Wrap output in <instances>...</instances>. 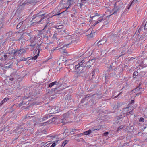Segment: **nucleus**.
Segmentation results:
<instances>
[{
    "label": "nucleus",
    "mask_w": 147,
    "mask_h": 147,
    "mask_svg": "<svg viewBox=\"0 0 147 147\" xmlns=\"http://www.w3.org/2000/svg\"><path fill=\"white\" fill-rule=\"evenodd\" d=\"M106 38V37H104L101 40L97 43V45L99 46L100 45L105 44L107 41V40Z\"/></svg>",
    "instance_id": "10"
},
{
    "label": "nucleus",
    "mask_w": 147,
    "mask_h": 147,
    "mask_svg": "<svg viewBox=\"0 0 147 147\" xmlns=\"http://www.w3.org/2000/svg\"><path fill=\"white\" fill-rule=\"evenodd\" d=\"M56 28L57 29H60L62 28V25H59V26H56Z\"/></svg>",
    "instance_id": "40"
},
{
    "label": "nucleus",
    "mask_w": 147,
    "mask_h": 147,
    "mask_svg": "<svg viewBox=\"0 0 147 147\" xmlns=\"http://www.w3.org/2000/svg\"><path fill=\"white\" fill-rule=\"evenodd\" d=\"M22 49H20L19 50H16L15 51L14 50H13L12 51V52H11V53L12 54V53H13L14 55H17L18 54L19 55L20 53V52L22 51Z\"/></svg>",
    "instance_id": "14"
},
{
    "label": "nucleus",
    "mask_w": 147,
    "mask_h": 147,
    "mask_svg": "<svg viewBox=\"0 0 147 147\" xmlns=\"http://www.w3.org/2000/svg\"><path fill=\"white\" fill-rule=\"evenodd\" d=\"M144 29L147 30V21L144 25Z\"/></svg>",
    "instance_id": "39"
},
{
    "label": "nucleus",
    "mask_w": 147,
    "mask_h": 147,
    "mask_svg": "<svg viewBox=\"0 0 147 147\" xmlns=\"http://www.w3.org/2000/svg\"><path fill=\"white\" fill-rule=\"evenodd\" d=\"M48 36H47L46 35H44L43 37V38L45 39V40H47L48 39Z\"/></svg>",
    "instance_id": "37"
},
{
    "label": "nucleus",
    "mask_w": 147,
    "mask_h": 147,
    "mask_svg": "<svg viewBox=\"0 0 147 147\" xmlns=\"http://www.w3.org/2000/svg\"><path fill=\"white\" fill-rule=\"evenodd\" d=\"M122 8V7H121L120 5L115 7L113 10V13L112 14H116L117 13H118V11H119L121 9V8Z\"/></svg>",
    "instance_id": "9"
},
{
    "label": "nucleus",
    "mask_w": 147,
    "mask_h": 147,
    "mask_svg": "<svg viewBox=\"0 0 147 147\" xmlns=\"http://www.w3.org/2000/svg\"><path fill=\"white\" fill-rule=\"evenodd\" d=\"M96 58H95L94 59H92L91 60H89V61H88V62L87 63H86V64H87V65L86 66L87 67V68H89L91 67V65H89L88 64V63H90V61H92L93 63H94V62L96 60Z\"/></svg>",
    "instance_id": "16"
},
{
    "label": "nucleus",
    "mask_w": 147,
    "mask_h": 147,
    "mask_svg": "<svg viewBox=\"0 0 147 147\" xmlns=\"http://www.w3.org/2000/svg\"><path fill=\"white\" fill-rule=\"evenodd\" d=\"M3 56L4 59L3 58V57H2L1 59H2V60L3 59L4 60H5L7 57V55H3Z\"/></svg>",
    "instance_id": "27"
},
{
    "label": "nucleus",
    "mask_w": 147,
    "mask_h": 147,
    "mask_svg": "<svg viewBox=\"0 0 147 147\" xmlns=\"http://www.w3.org/2000/svg\"><path fill=\"white\" fill-rule=\"evenodd\" d=\"M47 28V25H46L45 27H44V28L42 30L43 31H45V28Z\"/></svg>",
    "instance_id": "58"
},
{
    "label": "nucleus",
    "mask_w": 147,
    "mask_h": 147,
    "mask_svg": "<svg viewBox=\"0 0 147 147\" xmlns=\"http://www.w3.org/2000/svg\"><path fill=\"white\" fill-rule=\"evenodd\" d=\"M45 15L46 13H44L43 11H41L37 14L34 15L33 16V18L32 19V20H33L35 18H36V20H38L39 18H40V19L38 22L36 21L33 22L31 25L34 26L40 23L42 20H44L47 17V15Z\"/></svg>",
    "instance_id": "1"
},
{
    "label": "nucleus",
    "mask_w": 147,
    "mask_h": 147,
    "mask_svg": "<svg viewBox=\"0 0 147 147\" xmlns=\"http://www.w3.org/2000/svg\"><path fill=\"white\" fill-rule=\"evenodd\" d=\"M69 81H68V80L67 78L65 77L64 78L62 79L61 78L58 82L59 83V82H63V83H65V82H68Z\"/></svg>",
    "instance_id": "15"
},
{
    "label": "nucleus",
    "mask_w": 147,
    "mask_h": 147,
    "mask_svg": "<svg viewBox=\"0 0 147 147\" xmlns=\"http://www.w3.org/2000/svg\"><path fill=\"white\" fill-rule=\"evenodd\" d=\"M79 116H77L76 117V118L75 119V121H76V122H78V121H80V119L79 118Z\"/></svg>",
    "instance_id": "29"
},
{
    "label": "nucleus",
    "mask_w": 147,
    "mask_h": 147,
    "mask_svg": "<svg viewBox=\"0 0 147 147\" xmlns=\"http://www.w3.org/2000/svg\"><path fill=\"white\" fill-rule=\"evenodd\" d=\"M50 115H46L45 117H44L43 118V120H44L47 119L49 117V116Z\"/></svg>",
    "instance_id": "33"
},
{
    "label": "nucleus",
    "mask_w": 147,
    "mask_h": 147,
    "mask_svg": "<svg viewBox=\"0 0 147 147\" xmlns=\"http://www.w3.org/2000/svg\"><path fill=\"white\" fill-rule=\"evenodd\" d=\"M120 106V103H117L116 104H115V105L113 108L114 109H119V108Z\"/></svg>",
    "instance_id": "18"
},
{
    "label": "nucleus",
    "mask_w": 147,
    "mask_h": 147,
    "mask_svg": "<svg viewBox=\"0 0 147 147\" xmlns=\"http://www.w3.org/2000/svg\"><path fill=\"white\" fill-rule=\"evenodd\" d=\"M68 140H66L64 141L62 143L61 147H64L65 145L68 142Z\"/></svg>",
    "instance_id": "21"
},
{
    "label": "nucleus",
    "mask_w": 147,
    "mask_h": 147,
    "mask_svg": "<svg viewBox=\"0 0 147 147\" xmlns=\"http://www.w3.org/2000/svg\"><path fill=\"white\" fill-rule=\"evenodd\" d=\"M130 114H131V115H132L133 114V110L131 111H128L127 113H126V115H129Z\"/></svg>",
    "instance_id": "23"
},
{
    "label": "nucleus",
    "mask_w": 147,
    "mask_h": 147,
    "mask_svg": "<svg viewBox=\"0 0 147 147\" xmlns=\"http://www.w3.org/2000/svg\"><path fill=\"white\" fill-rule=\"evenodd\" d=\"M56 145V144L55 143H53L52 145L51 146V147H55Z\"/></svg>",
    "instance_id": "45"
},
{
    "label": "nucleus",
    "mask_w": 147,
    "mask_h": 147,
    "mask_svg": "<svg viewBox=\"0 0 147 147\" xmlns=\"http://www.w3.org/2000/svg\"><path fill=\"white\" fill-rule=\"evenodd\" d=\"M39 53L38 54H37L36 55H35V56L33 57H32V59H34V60L36 59L39 56Z\"/></svg>",
    "instance_id": "26"
},
{
    "label": "nucleus",
    "mask_w": 147,
    "mask_h": 147,
    "mask_svg": "<svg viewBox=\"0 0 147 147\" xmlns=\"http://www.w3.org/2000/svg\"><path fill=\"white\" fill-rule=\"evenodd\" d=\"M88 99H86V98H85V97H84L83 99H82L81 101V103H83L84 102V101L86 100H88Z\"/></svg>",
    "instance_id": "31"
},
{
    "label": "nucleus",
    "mask_w": 147,
    "mask_h": 147,
    "mask_svg": "<svg viewBox=\"0 0 147 147\" xmlns=\"http://www.w3.org/2000/svg\"><path fill=\"white\" fill-rule=\"evenodd\" d=\"M35 37L31 38L30 39V42L31 43H33L34 42L35 40Z\"/></svg>",
    "instance_id": "28"
},
{
    "label": "nucleus",
    "mask_w": 147,
    "mask_h": 147,
    "mask_svg": "<svg viewBox=\"0 0 147 147\" xmlns=\"http://www.w3.org/2000/svg\"><path fill=\"white\" fill-rule=\"evenodd\" d=\"M31 46H32L33 47H34L35 46V44L33 45H30Z\"/></svg>",
    "instance_id": "60"
},
{
    "label": "nucleus",
    "mask_w": 147,
    "mask_h": 147,
    "mask_svg": "<svg viewBox=\"0 0 147 147\" xmlns=\"http://www.w3.org/2000/svg\"><path fill=\"white\" fill-rule=\"evenodd\" d=\"M74 3L73 0H61L58 6L59 10L63 8L62 5L64 8L68 9Z\"/></svg>",
    "instance_id": "3"
},
{
    "label": "nucleus",
    "mask_w": 147,
    "mask_h": 147,
    "mask_svg": "<svg viewBox=\"0 0 147 147\" xmlns=\"http://www.w3.org/2000/svg\"><path fill=\"white\" fill-rule=\"evenodd\" d=\"M93 85L94 86L93 87H92V89L93 88H94L95 87V86L94 85V83H92Z\"/></svg>",
    "instance_id": "64"
},
{
    "label": "nucleus",
    "mask_w": 147,
    "mask_h": 147,
    "mask_svg": "<svg viewBox=\"0 0 147 147\" xmlns=\"http://www.w3.org/2000/svg\"><path fill=\"white\" fill-rule=\"evenodd\" d=\"M128 47L127 45H125L124 46H123L122 48V52H121V53H122L121 55H120L119 57H121V56L123 55H124L126 53V51H127L128 50Z\"/></svg>",
    "instance_id": "8"
},
{
    "label": "nucleus",
    "mask_w": 147,
    "mask_h": 147,
    "mask_svg": "<svg viewBox=\"0 0 147 147\" xmlns=\"http://www.w3.org/2000/svg\"><path fill=\"white\" fill-rule=\"evenodd\" d=\"M64 48V46H63L62 47L60 48H59L58 49H63V52H64V53H66V51L65 50V49H63Z\"/></svg>",
    "instance_id": "32"
},
{
    "label": "nucleus",
    "mask_w": 147,
    "mask_h": 147,
    "mask_svg": "<svg viewBox=\"0 0 147 147\" xmlns=\"http://www.w3.org/2000/svg\"><path fill=\"white\" fill-rule=\"evenodd\" d=\"M51 144V143H50L47 144L45 146H46V147H49Z\"/></svg>",
    "instance_id": "53"
},
{
    "label": "nucleus",
    "mask_w": 147,
    "mask_h": 147,
    "mask_svg": "<svg viewBox=\"0 0 147 147\" xmlns=\"http://www.w3.org/2000/svg\"><path fill=\"white\" fill-rule=\"evenodd\" d=\"M85 98H86V99H88V98H89L90 97V94H88L87 95H85Z\"/></svg>",
    "instance_id": "34"
},
{
    "label": "nucleus",
    "mask_w": 147,
    "mask_h": 147,
    "mask_svg": "<svg viewBox=\"0 0 147 147\" xmlns=\"http://www.w3.org/2000/svg\"><path fill=\"white\" fill-rule=\"evenodd\" d=\"M131 6V5H130L129 7H128V8L127 9H125V11H127V9H129L130 8V6Z\"/></svg>",
    "instance_id": "52"
},
{
    "label": "nucleus",
    "mask_w": 147,
    "mask_h": 147,
    "mask_svg": "<svg viewBox=\"0 0 147 147\" xmlns=\"http://www.w3.org/2000/svg\"><path fill=\"white\" fill-rule=\"evenodd\" d=\"M55 34H56L55 33V34L54 35H53V39H55V38H56V36L55 35Z\"/></svg>",
    "instance_id": "54"
},
{
    "label": "nucleus",
    "mask_w": 147,
    "mask_h": 147,
    "mask_svg": "<svg viewBox=\"0 0 147 147\" xmlns=\"http://www.w3.org/2000/svg\"><path fill=\"white\" fill-rule=\"evenodd\" d=\"M51 120L52 121V122H54L55 120V117H53L52 119H51Z\"/></svg>",
    "instance_id": "51"
},
{
    "label": "nucleus",
    "mask_w": 147,
    "mask_h": 147,
    "mask_svg": "<svg viewBox=\"0 0 147 147\" xmlns=\"http://www.w3.org/2000/svg\"><path fill=\"white\" fill-rule=\"evenodd\" d=\"M115 51V50H113L111 51V53H114Z\"/></svg>",
    "instance_id": "55"
},
{
    "label": "nucleus",
    "mask_w": 147,
    "mask_h": 147,
    "mask_svg": "<svg viewBox=\"0 0 147 147\" xmlns=\"http://www.w3.org/2000/svg\"><path fill=\"white\" fill-rule=\"evenodd\" d=\"M84 62L85 61L83 60L79 62L78 65H75V71H74V76L75 77H78L79 76L78 75L76 76V74H79L81 73V71L83 69V67L86 66L87 64L86 63H84Z\"/></svg>",
    "instance_id": "2"
},
{
    "label": "nucleus",
    "mask_w": 147,
    "mask_h": 147,
    "mask_svg": "<svg viewBox=\"0 0 147 147\" xmlns=\"http://www.w3.org/2000/svg\"><path fill=\"white\" fill-rule=\"evenodd\" d=\"M28 58H26L24 57H23L22 59H20V61H26L27 60Z\"/></svg>",
    "instance_id": "44"
},
{
    "label": "nucleus",
    "mask_w": 147,
    "mask_h": 147,
    "mask_svg": "<svg viewBox=\"0 0 147 147\" xmlns=\"http://www.w3.org/2000/svg\"><path fill=\"white\" fill-rule=\"evenodd\" d=\"M89 35L90 37H92L93 36V35L92 33V32L90 34H89Z\"/></svg>",
    "instance_id": "56"
},
{
    "label": "nucleus",
    "mask_w": 147,
    "mask_h": 147,
    "mask_svg": "<svg viewBox=\"0 0 147 147\" xmlns=\"http://www.w3.org/2000/svg\"><path fill=\"white\" fill-rule=\"evenodd\" d=\"M95 130H96V129H91L89 130L88 131L84 132L83 133V134L86 135H88L89 134L92 133V131H93ZM83 134V133H82L81 134H79L78 135V136L80 135L81 134Z\"/></svg>",
    "instance_id": "13"
},
{
    "label": "nucleus",
    "mask_w": 147,
    "mask_h": 147,
    "mask_svg": "<svg viewBox=\"0 0 147 147\" xmlns=\"http://www.w3.org/2000/svg\"><path fill=\"white\" fill-rule=\"evenodd\" d=\"M22 36H21L20 38L19 39H18L17 40V41H19V40H20L21 39H22Z\"/></svg>",
    "instance_id": "62"
},
{
    "label": "nucleus",
    "mask_w": 147,
    "mask_h": 147,
    "mask_svg": "<svg viewBox=\"0 0 147 147\" xmlns=\"http://www.w3.org/2000/svg\"><path fill=\"white\" fill-rule=\"evenodd\" d=\"M83 2H81V3H79L80 6L81 7L83 5Z\"/></svg>",
    "instance_id": "49"
},
{
    "label": "nucleus",
    "mask_w": 147,
    "mask_h": 147,
    "mask_svg": "<svg viewBox=\"0 0 147 147\" xmlns=\"http://www.w3.org/2000/svg\"><path fill=\"white\" fill-rule=\"evenodd\" d=\"M63 13V12H61V13H59L58 12H57L56 14L54 15L53 16H52V17H53V16H56V15H59L61 13Z\"/></svg>",
    "instance_id": "46"
},
{
    "label": "nucleus",
    "mask_w": 147,
    "mask_h": 147,
    "mask_svg": "<svg viewBox=\"0 0 147 147\" xmlns=\"http://www.w3.org/2000/svg\"><path fill=\"white\" fill-rule=\"evenodd\" d=\"M122 92H120L119 94L117 95V96L115 97H117L118 96H119V95H120L122 93Z\"/></svg>",
    "instance_id": "57"
},
{
    "label": "nucleus",
    "mask_w": 147,
    "mask_h": 147,
    "mask_svg": "<svg viewBox=\"0 0 147 147\" xmlns=\"http://www.w3.org/2000/svg\"><path fill=\"white\" fill-rule=\"evenodd\" d=\"M36 0H26L22 4V5H24L26 4H29L35 2Z\"/></svg>",
    "instance_id": "11"
},
{
    "label": "nucleus",
    "mask_w": 147,
    "mask_h": 147,
    "mask_svg": "<svg viewBox=\"0 0 147 147\" xmlns=\"http://www.w3.org/2000/svg\"><path fill=\"white\" fill-rule=\"evenodd\" d=\"M23 21H22L21 22H20L17 25L16 28L17 29L19 28L23 24Z\"/></svg>",
    "instance_id": "19"
},
{
    "label": "nucleus",
    "mask_w": 147,
    "mask_h": 147,
    "mask_svg": "<svg viewBox=\"0 0 147 147\" xmlns=\"http://www.w3.org/2000/svg\"><path fill=\"white\" fill-rule=\"evenodd\" d=\"M135 57H131L130 59V60H131V59H135Z\"/></svg>",
    "instance_id": "61"
},
{
    "label": "nucleus",
    "mask_w": 147,
    "mask_h": 147,
    "mask_svg": "<svg viewBox=\"0 0 147 147\" xmlns=\"http://www.w3.org/2000/svg\"><path fill=\"white\" fill-rule=\"evenodd\" d=\"M38 52L37 54H39V53L41 51V49L40 48V45L38 46Z\"/></svg>",
    "instance_id": "41"
},
{
    "label": "nucleus",
    "mask_w": 147,
    "mask_h": 147,
    "mask_svg": "<svg viewBox=\"0 0 147 147\" xmlns=\"http://www.w3.org/2000/svg\"><path fill=\"white\" fill-rule=\"evenodd\" d=\"M48 111L50 113H55L58 112L59 109L58 107L53 106L49 109Z\"/></svg>",
    "instance_id": "5"
},
{
    "label": "nucleus",
    "mask_w": 147,
    "mask_h": 147,
    "mask_svg": "<svg viewBox=\"0 0 147 147\" xmlns=\"http://www.w3.org/2000/svg\"><path fill=\"white\" fill-rule=\"evenodd\" d=\"M109 134V132H107L105 133H104L103 134V135L105 136H107Z\"/></svg>",
    "instance_id": "47"
},
{
    "label": "nucleus",
    "mask_w": 147,
    "mask_h": 147,
    "mask_svg": "<svg viewBox=\"0 0 147 147\" xmlns=\"http://www.w3.org/2000/svg\"><path fill=\"white\" fill-rule=\"evenodd\" d=\"M74 36L76 37V38H75V40H74V44H78L79 42V35L78 34H76L74 35Z\"/></svg>",
    "instance_id": "12"
},
{
    "label": "nucleus",
    "mask_w": 147,
    "mask_h": 147,
    "mask_svg": "<svg viewBox=\"0 0 147 147\" xmlns=\"http://www.w3.org/2000/svg\"><path fill=\"white\" fill-rule=\"evenodd\" d=\"M144 26L143 24H142L141 25L140 27L139 28L138 30V32L137 33V31L136 32L135 34L137 33V34L138 35L140 34V32L142 30V28Z\"/></svg>",
    "instance_id": "17"
},
{
    "label": "nucleus",
    "mask_w": 147,
    "mask_h": 147,
    "mask_svg": "<svg viewBox=\"0 0 147 147\" xmlns=\"http://www.w3.org/2000/svg\"><path fill=\"white\" fill-rule=\"evenodd\" d=\"M52 122V121L51 120V119H50L48 121H47V122H44L43 123V124L42 125H46L47 123H51Z\"/></svg>",
    "instance_id": "20"
},
{
    "label": "nucleus",
    "mask_w": 147,
    "mask_h": 147,
    "mask_svg": "<svg viewBox=\"0 0 147 147\" xmlns=\"http://www.w3.org/2000/svg\"><path fill=\"white\" fill-rule=\"evenodd\" d=\"M144 121V119L142 117H141L140 118L139 120L140 122H143Z\"/></svg>",
    "instance_id": "42"
},
{
    "label": "nucleus",
    "mask_w": 147,
    "mask_h": 147,
    "mask_svg": "<svg viewBox=\"0 0 147 147\" xmlns=\"http://www.w3.org/2000/svg\"><path fill=\"white\" fill-rule=\"evenodd\" d=\"M138 75V72L137 71H135L134 72L133 74V77L134 78H135L136 76Z\"/></svg>",
    "instance_id": "25"
},
{
    "label": "nucleus",
    "mask_w": 147,
    "mask_h": 147,
    "mask_svg": "<svg viewBox=\"0 0 147 147\" xmlns=\"http://www.w3.org/2000/svg\"><path fill=\"white\" fill-rule=\"evenodd\" d=\"M62 59H63L62 60L63 61H65V60H66L65 57L62 58V57L61 58H60V60H61Z\"/></svg>",
    "instance_id": "50"
},
{
    "label": "nucleus",
    "mask_w": 147,
    "mask_h": 147,
    "mask_svg": "<svg viewBox=\"0 0 147 147\" xmlns=\"http://www.w3.org/2000/svg\"><path fill=\"white\" fill-rule=\"evenodd\" d=\"M52 82V83H57V82L56 81H55L53 82V81H52L50 80L49 81H48V82Z\"/></svg>",
    "instance_id": "43"
},
{
    "label": "nucleus",
    "mask_w": 147,
    "mask_h": 147,
    "mask_svg": "<svg viewBox=\"0 0 147 147\" xmlns=\"http://www.w3.org/2000/svg\"><path fill=\"white\" fill-rule=\"evenodd\" d=\"M73 60L72 59L69 60H65L66 63L65 65L66 66L69 65L70 66L69 67V68L70 69L69 70V71H70V70H72V69H71L70 68L73 69L74 67V65L73 64H74V62Z\"/></svg>",
    "instance_id": "6"
},
{
    "label": "nucleus",
    "mask_w": 147,
    "mask_h": 147,
    "mask_svg": "<svg viewBox=\"0 0 147 147\" xmlns=\"http://www.w3.org/2000/svg\"><path fill=\"white\" fill-rule=\"evenodd\" d=\"M134 100H131V104H132V103H134Z\"/></svg>",
    "instance_id": "59"
},
{
    "label": "nucleus",
    "mask_w": 147,
    "mask_h": 147,
    "mask_svg": "<svg viewBox=\"0 0 147 147\" xmlns=\"http://www.w3.org/2000/svg\"><path fill=\"white\" fill-rule=\"evenodd\" d=\"M145 39L144 35H142L141 36L138 35L136 38L135 43L138 45H140L145 40Z\"/></svg>",
    "instance_id": "4"
},
{
    "label": "nucleus",
    "mask_w": 147,
    "mask_h": 147,
    "mask_svg": "<svg viewBox=\"0 0 147 147\" xmlns=\"http://www.w3.org/2000/svg\"><path fill=\"white\" fill-rule=\"evenodd\" d=\"M25 51H22L20 52V53H25Z\"/></svg>",
    "instance_id": "63"
},
{
    "label": "nucleus",
    "mask_w": 147,
    "mask_h": 147,
    "mask_svg": "<svg viewBox=\"0 0 147 147\" xmlns=\"http://www.w3.org/2000/svg\"><path fill=\"white\" fill-rule=\"evenodd\" d=\"M67 37H68V38L69 39H72L73 38L74 36H73V35H68Z\"/></svg>",
    "instance_id": "36"
},
{
    "label": "nucleus",
    "mask_w": 147,
    "mask_h": 147,
    "mask_svg": "<svg viewBox=\"0 0 147 147\" xmlns=\"http://www.w3.org/2000/svg\"><path fill=\"white\" fill-rule=\"evenodd\" d=\"M96 70V69H93L91 73V74H92V76L95 74V71Z\"/></svg>",
    "instance_id": "30"
},
{
    "label": "nucleus",
    "mask_w": 147,
    "mask_h": 147,
    "mask_svg": "<svg viewBox=\"0 0 147 147\" xmlns=\"http://www.w3.org/2000/svg\"><path fill=\"white\" fill-rule=\"evenodd\" d=\"M113 64L111 65L110 66V67L109 68V69H108V70L105 72V78L106 80H107V78H108L109 75H110V76L112 75L110 74H109L110 72V69H111L113 68Z\"/></svg>",
    "instance_id": "7"
},
{
    "label": "nucleus",
    "mask_w": 147,
    "mask_h": 147,
    "mask_svg": "<svg viewBox=\"0 0 147 147\" xmlns=\"http://www.w3.org/2000/svg\"><path fill=\"white\" fill-rule=\"evenodd\" d=\"M103 20V19H100L98 20L97 22H96L93 25V26H94L96 25L97 24L102 21Z\"/></svg>",
    "instance_id": "24"
},
{
    "label": "nucleus",
    "mask_w": 147,
    "mask_h": 147,
    "mask_svg": "<svg viewBox=\"0 0 147 147\" xmlns=\"http://www.w3.org/2000/svg\"><path fill=\"white\" fill-rule=\"evenodd\" d=\"M8 100V98H4L3 100L1 101V103L0 104H0H1V105L3 104L6 101H7Z\"/></svg>",
    "instance_id": "22"
},
{
    "label": "nucleus",
    "mask_w": 147,
    "mask_h": 147,
    "mask_svg": "<svg viewBox=\"0 0 147 147\" xmlns=\"http://www.w3.org/2000/svg\"><path fill=\"white\" fill-rule=\"evenodd\" d=\"M98 16V13H95V15L94 16H93L92 17H91L90 16V18H94L96 16Z\"/></svg>",
    "instance_id": "48"
},
{
    "label": "nucleus",
    "mask_w": 147,
    "mask_h": 147,
    "mask_svg": "<svg viewBox=\"0 0 147 147\" xmlns=\"http://www.w3.org/2000/svg\"><path fill=\"white\" fill-rule=\"evenodd\" d=\"M12 67V65H9V66H5V68L6 69H8L9 68H11Z\"/></svg>",
    "instance_id": "35"
},
{
    "label": "nucleus",
    "mask_w": 147,
    "mask_h": 147,
    "mask_svg": "<svg viewBox=\"0 0 147 147\" xmlns=\"http://www.w3.org/2000/svg\"><path fill=\"white\" fill-rule=\"evenodd\" d=\"M55 83H50L49 85V87H51L53 86Z\"/></svg>",
    "instance_id": "38"
}]
</instances>
